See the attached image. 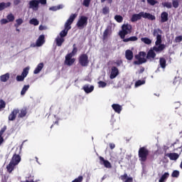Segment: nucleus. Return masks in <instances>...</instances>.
<instances>
[{
	"mask_svg": "<svg viewBox=\"0 0 182 182\" xmlns=\"http://www.w3.org/2000/svg\"><path fill=\"white\" fill-rule=\"evenodd\" d=\"M141 18H144V19H148L149 21H156V16L141 11L138 14H133L131 18V22H137V21H140Z\"/></svg>",
	"mask_w": 182,
	"mask_h": 182,
	"instance_id": "nucleus-1",
	"label": "nucleus"
},
{
	"mask_svg": "<svg viewBox=\"0 0 182 182\" xmlns=\"http://www.w3.org/2000/svg\"><path fill=\"white\" fill-rule=\"evenodd\" d=\"M149 153L150 151L148 150L147 147H140L138 151L139 161H141V163H145V161H147V157H149Z\"/></svg>",
	"mask_w": 182,
	"mask_h": 182,
	"instance_id": "nucleus-2",
	"label": "nucleus"
},
{
	"mask_svg": "<svg viewBox=\"0 0 182 182\" xmlns=\"http://www.w3.org/2000/svg\"><path fill=\"white\" fill-rule=\"evenodd\" d=\"M132 33V25L130 24H123L122 26V30L119 32V36L121 39H124L126 35Z\"/></svg>",
	"mask_w": 182,
	"mask_h": 182,
	"instance_id": "nucleus-3",
	"label": "nucleus"
},
{
	"mask_svg": "<svg viewBox=\"0 0 182 182\" xmlns=\"http://www.w3.org/2000/svg\"><path fill=\"white\" fill-rule=\"evenodd\" d=\"M78 62L83 68L89 65V56H87V54H81L78 58Z\"/></svg>",
	"mask_w": 182,
	"mask_h": 182,
	"instance_id": "nucleus-4",
	"label": "nucleus"
},
{
	"mask_svg": "<svg viewBox=\"0 0 182 182\" xmlns=\"http://www.w3.org/2000/svg\"><path fill=\"white\" fill-rule=\"evenodd\" d=\"M77 16V14H71L69 18L67 20V21L65 23V29H68V30L72 29V26H70V25H72V23H73V21H75V19H76Z\"/></svg>",
	"mask_w": 182,
	"mask_h": 182,
	"instance_id": "nucleus-5",
	"label": "nucleus"
},
{
	"mask_svg": "<svg viewBox=\"0 0 182 182\" xmlns=\"http://www.w3.org/2000/svg\"><path fill=\"white\" fill-rule=\"evenodd\" d=\"M87 19L88 18L85 16H81L77 22V28H83L84 26H87Z\"/></svg>",
	"mask_w": 182,
	"mask_h": 182,
	"instance_id": "nucleus-6",
	"label": "nucleus"
},
{
	"mask_svg": "<svg viewBox=\"0 0 182 182\" xmlns=\"http://www.w3.org/2000/svg\"><path fill=\"white\" fill-rule=\"evenodd\" d=\"M73 56L72 55V54H69L68 53L65 55V60L64 61L65 65H66L67 66H72V65H73V63H75L76 59L75 58H72Z\"/></svg>",
	"mask_w": 182,
	"mask_h": 182,
	"instance_id": "nucleus-7",
	"label": "nucleus"
},
{
	"mask_svg": "<svg viewBox=\"0 0 182 182\" xmlns=\"http://www.w3.org/2000/svg\"><path fill=\"white\" fill-rule=\"evenodd\" d=\"M112 35V26H108L102 34V41H106Z\"/></svg>",
	"mask_w": 182,
	"mask_h": 182,
	"instance_id": "nucleus-8",
	"label": "nucleus"
},
{
	"mask_svg": "<svg viewBox=\"0 0 182 182\" xmlns=\"http://www.w3.org/2000/svg\"><path fill=\"white\" fill-rule=\"evenodd\" d=\"M99 159L101 166H104L106 168H112V164L109 161L105 159L102 156H99Z\"/></svg>",
	"mask_w": 182,
	"mask_h": 182,
	"instance_id": "nucleus-9",
	"label": "nucleus"
},
{
	"mask_svg": "<svg viewBox=\"0 0 182 182\" xmlns=\"http://www.w3.org/2000/svg\"><path fill=\"white\" fill-rule=\"evenodd\" d=\"M19 113V109H14L11 114L9 115V122H14L16 119V116Z\"/></svg>",
	"mask_w": 182,
	"mask_h": 182,
	"instance_id": "nucleus-10",
	"label": "nucleus"
},
{
	"mask_svg": "<svg viewBox=\"0 0 182 182\" xmlns=\"http://www.w3.org/2000/svg\"><path fill=\"white\" fill-rule=\"evenodd\" d=\"M21 156H19V154H14L10 161L14 164H15L16 166H18L19 163H21Z\"/></svg>",
	"mask_w": 182,
	"mask_h": 182,
	"instance_id": "nucleus-11",
	"label": "nucleus"
},
{
	"mask_svg": "<svg viewBox=\"0 0 182 182\" xmlns=\"http://www.w3.org/2000/svg\"><path fill=\"white\" fill-rule=\"evenodd\" d=\"M119 75V69L117 67H112L111 74L109 75L110 79H114Z\"/></svg>",
	"mask_w": 182,
	"mask_h": 182,
	"instance_id": "nucleus-12",
	"label": "nucleus"
},
{
	"mask_svg": "<svg viewBox=\"0 0 182 182\" xmlns=\"http://www.w3.org/2000/svg\"><path fill=\"white\" fill-rule=\"evenodd\" d=\"M156 52L154 51L151 48L147 52L146 54V59L148 60H154L156 59Z\"/></svg>",
	"mask_w": 182,
	"mask_h": 182,
	"instance_id": "nucleus-13",
	"label": "nucleus"
},
{
	"mask_svg": "<svg viewBox=\"0 0 182 182\" xmlns=\"http://www.w3.org/2000/svg\"><path fill=\"white\" fill-rule=\"evenodd\" d=\"M29 8L32 9H38L39 8V0H31L29 1Z\"/></svg>",
	"mask_w": 182,
	"mask_h": 182,
	"instance_id": "nucleus-14",
	"label": "nucleus"
},
{
	"mask_svg": "<svg viewBox=\"0 0 182 182\" xmlns=\"http://www.w3.org/2000/svg\"><path fill=\"white\" fill-rule=\"evenodd\" d=\"M135 58L138 60L134 61V65H142V63H146V62H147V59L141 58L140 55H135Z\"/></svg>",
	"mask_w": 182,
	"mask_h": 182,
	"instance_id": "nucleus-15",
	"label": "nucleus"
},
{
	"mask_svg": "<svg viewBox=\"0 0 182 182\" xmlns=\"http://www.w3.org/2000/svg\"><path fill=\"white\" fill-rule=\"evenodd\" d=\"M164 49H166V45L164 44H160L158 47L154 46L152 48V50H154V52H156V53L162 52Z\"/></svg>",
	"mask_w": 182,
	"mask_h": 182,
	"instance_id": "nucleus-16",
	"label": "nucleus"
},
{
	"mask_svg": "<svg viewBox=\"0 0 182 182\" xmlns=\"http://www.w3.org/2000/svg\"><path fill=\"white\" fill-rule=\"evenodd\" d=\"M45 43V36L44 35H41L38 38L36 41V46H42Z\"/></svg>",
	"mask_w": 182,
	"mask_h": 182,
	"instance_id": "nucleus-17",
	"label": "nucleus"
},
{
	"mask_svg": "<svg viewBox=\"0 0 182 182\" xmlns=\"http://www.w3.org/2000/svg\"><path fill=\"white\" fill-rule=\"evenodd\" d=\"M112 107L113 109V110H114L115 113H118L120 114L122 112V105H119V104H113L112 105Z\"/></svg>",
	"mask_w": 182,
	"mask_h": 182,
	"instance_id": "nucleus-18",
	"label": "nucleus"
},
{
	"mask_svg": "<svg viewBox=\"0 0 182 182\" xmlns=\"http://www.w3.org/2000/svg\"><path fill=\"white\" fill-rule=\"evenodd\" d=\"M82 89L85 93H92V91L95 90V87L93 85H85Z\"/></svg>",
	"mask_w": 182,
	"mask_h": 182,
	"instance_id": "nucleus-19",
	"label": "nucleus"
},
{
	"mask_svg": "<svg viewBox=\"0 0 182 182\" xmlns=\"http://www.w3.org/2000/svg\"><path fill=\"white\" fill-rule=\"evenodd\" d=\"M166 157H168L170 160H177L178 157H180V155L177 153H168L166 154Z\"/></svg>",
	"mask_w": 182,
	"mask_h": 182,
	"instance_id": "nucleus-20",
	"label": "nucleus"
},
{
	"mask_svg": "<svg viewBox=\"0 0 182 182\" xmlns=\"http://www.w3.org/2000/svg\"><path fill=\"white\" fill-rule=\"evenodd\" d=\"M168 21V13L164 11L161 14V22L164 23V22H167Z\"/></svg>",
	"mask_w": 182,
	"mask_h": 182,
	"instance_id": "nucleus-21",
	"label": "nucleus"
},
{
	"mask_svg": "<svg viewBox=\"0 0 182 182\" xmlns=\"http://www.w3.org/2000/svg\"><path fill=\"white\" fill-rule=\"evenodd\" d=\"M159 66L161 69H166L167 66V60H166V58L163 57L159 58Z\"/></svg>",
	"mask_w": 182,
	"mask_h": 182,
	"instance_id": "nucleus-22",
	"label": "nucleus"
},
{
	"mask_svg": "<svg viewBox=\"0 0 182 182\" xmlns=\"http://www.w3.org/2000/svg\"><path fill=\"white\" fill-rule=\"evenodd\" d=\"M16 165L15 164H13V162L10 161L9 164L6 166V170L8 173H12L13 170H15V166Z\"/></svg>",
	"mask_w": 182,
	"mask_h": 182,
	"instance_id": "nucleus-23",
	"label": "nucleus"
},
{
	"mask_svg": "<svg viewBox=\"0 0 182 182\" xmlns=\"http://www.w3.org/2000/svg\"><path fill=\"white\" fill-rule=\"evenodd\" d=\"M123 39V42L127 43V42H136L139 41V38L137 36H131L129 38H125V37Z\"/></svg>",
	"mask_w": 182,
	"mask_h": 182,
	"instance_id": "nucleus-24",
	"label": "nucleus"
},
{
	"mask_svg": "<svg viewBox=\"0 0 182 182\" xmlns=\"http://www.w3.org/2000/svg\"><path fill=\"white\" fill-rule=\"evenodd\" d=\"M43 63H40L33 71L34 75H38L43 69Z\"/></svg>",
	"mask_w": 182,
	"mask_h": 182,
	"instance_id": "nucleus-25",
	"label": "nucleus"
},
{
	"mask_svg": "<svg viewBox=\"0 0 182 182\" xmlns=\"http://www.w3.org/2000/svg\"><path fill=\"white\" fill-rule=\"evenodd\" d=\"M125 58L127 60H132L133 59V51L127 50L125 52Z\"/></svg>",
	"mask_w": 182,
	"mask_h": 182,
	"instance_id": "nucleus-26",
	"label": "nucleus"
},
{
	"mask_svg": "<svg viewBox=\"0 0 182 182\" xmlns=\"http://www.w3.org/2000/svg\"><path fill=\"white\" fill-rule=\"evenodd\" d=\"M10 75L9 73H7L4 75H2L0 76V80L1 82H8L9 80Z\"/></svg>",
	"mask_w": 182,
	"mask_h": 182,
	"instance_id": "nucleus-27",
	"label": "nucleus"
},
{
	"mask_svg": "<svg viewBox=\"0 0 182 182\" xmlns=\"http://www.w3.org/2000/svg\"><path fill=\"white\" fill-rule=\"evenodd\" d=\"M168 177H170V173H168V172H166L161 176L159 182H166Z\"/></svg>",
	"mask_w": 182,
	"mask_h": 182,
	"instance_id": "nucleus-28",
	"label": "nucleus"
},
{
	"mask_svg": "<svg viewBox=\"0 0 182 182\" xmlns=\"http://www.w3.org/2000/svg\"><path fill=\"white\" fill-rule=\"evenodd\" d=\"M28 114V110L26 108H23L21 109L20 112H18V117L22 119L23 117H25Z\"/></svg>",
	"mask_w": 182,
	"mask_h": 182,
	"instance_id": "nucleus-29",
	"label": "nucleus"
},
{
	"mask_svg": "<svg viewBox=\"0 0 182 182\" xmlns=\"http://www.w3.org/2000/svg\"><path fill=\"white\" fill-rule=\"evenodd\" d=\"M11 6V2H1L0 3V11H4L6 8H9Z\"/></svg>",
	"mask_w": 182,
	"mask_h": 182,
	"instance_id": "nucleus-30",
	"label": "nucleus"
},
{
	"mask_svg": "<svg viewBox=\"0 0 182 182\" xmlns=\"http://www.w3.org/2000/svg\"><path fill=\"white\" fill-rule=\"evenodd\" d=\"M55 42L57 46H61L63 44V42H65V38L62 37H57L55 38Z\"/></svg>",
	"mask_w": 182,
	"mask_h": 182,
	"instance_id": "nucleus-31",
	"label": "nucleus"
},
{
	"mask_svg": "<svg viewBox=\"0 0 182 182\" xmlns=\"http://www.w3.org/2000/svg\"><path fill=\"white\" fill-rule=\"evenodd\" d=\"M69 29L68 28H65L64 30L61 31L60 33V38H65V36H68V32H69Z\"/></svg>",
	"mask_w": 182,
	"mask_h": 182,
	"instance_id": "nucleus-32",
	"label": "nucleus"
},
{
	"mask_svg": "<svg viewBox=\"0 0 182 182\" xmlns=\"http://www.w3.org/2000/svg\"><path fill=\"white\" fill-rule=\"evenodd\" d=\"M29 87H30L29 85H26L23 87V88L21 91V96H23V95H25V93H26V92H28Z\"/></svg>",
	"mask_w": 182,
	"mask_h": 182,
	"instance_id": "nucleus-33",
	"label": "nucleus"
},
{
	"mask_svg": "<svg viewBox=\"0 0 182 182\" xmlns=\"http://www.w3.org/2000/svg\"><path fill=\"white\" fill-rule=\"evenodd\" d=\"M141 42H144L146 45H150L151 44V40L147 37L141 38Z\"/></svg>",
	"mask_w": 182,
	"mask_h": 182,
	"instance_id": "nucleus-34",
	"label": "nucleus"
},
{
	"mask_svg": "<svg viewBox=\"0 0 182 182\" xmlns=\"http://www.w3.org/2000/svg\"><path fill=\"white\" fill-rule=\"evenodd\" d=\"M161 42H162L161 35H158L156 36V41L155 42L156 46H159L161 45Z\"/></svg>",
	"mask_w": 182,
	"mask_h": 182,
	"instance_id": "nucleus-35",
	"label": "nucleus"
},
{
	"mask_svg": "<svg viewBox=\"0 0 182 182\" xmlns=\"http://www.w3.org/2000/svg\"><path fill=\"white\" fill-rule=\"evenodd\" d=\"M16 23L14 25L15 28H19L22 23H23V20L22 18H18L16 20Z\"/></svg>",
	"mask_w": 182,
	"mask_h": 182,
	"instance_id": "nucleus-36",
	"label": "nucleus"
},
{
	"mask_svg": "<svg viewBox=\"0 0 182 182\" xmlns=\"http://www.w3.org/2000/svg\"><path fill=\"white\" fill-rule=\"evenodd\" d=\"M159 33H160V34L163 33V31H161V29L156 28V29L154 30V32H153L154 36H156V37L159 36V35H160Z\"/></svg>",
	"mask_w": 182,
	"mask_h": 182,
	"instance_id": "nucleus-37",
	"label": "nucleus"
},
{
	"mask_svg": "<svg viewBox=\"0 0 182 182\" xmlns=\"http://www.w3.org/2000/svg\"><path fill=\"white\" fill-rule=\"evenodd\" d=\"M179 176H180V171H178V170L173 171L171 173V177H173L175 178H178Z\"/></svg>",
	"mask_w": 182,
	"mask_h": 182,
	"instance_id": "nucleus-38",
	"label": "nucleus"
},
{
	"mask_svg": "<svg viewBox=\"0 0 182 182\" xmlns=\"http://www.w3.org/2000/svg\"><path fill=\"white\" fill-rule=\"evenodd\" d=\"M73 51L68 53V55H72V56H75V55L77 53V48H76V44H73Z\"/></svg>",
	"mask_w": 182,
	"mask_h": 182,
	"instance_id": "nucleus-39",
	"label": "nucleus"
},
{
	"mask_svg": "<svg viewBox=\"0 0 182 182\" xmlns=\"http://www.w3.org/2000/svg\"><path fill=\"white\" fill-rule=\"evenodd\" d=\"M31 25H34V26H38L39 25V21L36 18H32L30 20Z\"/></svg>",
	"mask_w": 182,
	"mask_h": 182,
	"instance_id": "nucleus-40",
	"label": "nucleus"
},
{
	"mask_svg": "<svg viewBox=\"0 0 182 182\" xmlns=\"http://www.w3.org/2000/svg\"><path fill=\"white\" fill-rule=\"evenodd\" d=\"M5 107H6V102H5L4 100H0V112H1L3 109H5Z\"/></svg>",
	"mask_w": 182,
	"mask_h": 182,
	"instance_id": "nucleus-41",
	"label": "nucleus"
},
{
	"mask_svg": "<svg viewBox=\"0 0 182 182\" xmlns=\"http://www.w3.org/2000/svg\"><path fill=\"white\" fill-rule=\"evenodd\" d=\"M114 19L115 21H117V22H118L119 23L123 22V16H120V15H116L114 16Z\"/></svg>",
	"mask_w": 182,
	"mask_h": 182,
	"instance_id": "nucleus-42",
	"label": "nucleus"
},
{
	"mask_svg": "<svg viewBox=\"0 0 182 182\" xmlns=\"http://www.w3.org/2000/svg\"><path fill=\"white\" fill-rule=\"evenodd\" d=\"M28 73H29V68H25L23 70V72L21 73V75L24 77H26V76H28Z\"/></svg>",
	"mask_w": 182,
	"mask_h": 182,
	"instance_id": "nucleus-43",
	"label": "nucleus"
},
{
	"mask_svg": "<svg viewBox=\"0 0 182 182\" xmlns=\"http://www.w3.org/2000/svg\"><path fill=\"white\" fill-rule=\"evenodd\" d=\"M163 6H164L165 8H168V9H170L172 8L173 5H171V3L170 2H164L162 3Z\"/></svg>",
	"mask_w": 182,
	"mask_h": 182,
	"instance_id": "nucleus-44",
	"label": "nucleus"
},
{
	"mask_svg": "<svg viewBox=\"0 0 182 182\" xmlns=\"http://www.w3.org/2000/svg\"><path fill=\"white\" fill-rule=\"evenodd\" d=\"M146 1H147V4H149V5H151V6H154L156 4H159V1H157L156 0H146Z\"/></svg>",
	"mask_w": 182,
	"mask_h": 182,
	"instance_id": "nucleus-45",
	"label": "nucleus"
},
{
	"mask_svg": "<svg viewBox=\"0 0 182 182\" xmlns=\"http://www.w3.org/2000/svg\"><path fill=\"white\" fill-rule=\"evenodd\" d=\"M7 19H8L9 22H14V21H15V16H14L12 15V14H9L7 16Z\"/></svg>",
	"mask_w": 182,
	"mask_h": 182,
	"instance_id": "nucleus-46",
	"label": "nucleus"
},
{
	"mask_svg": "<svg viewBox=\"0 0 182 182\" xmlns=\"http://www.w3.org/2000/svg\"><path fill=\"white\" fill-rule=\"evenodd\" d=\"M109 12H110L109 7L105 6L102 9V14L104 15H107V14H109Z\"/></svg>",
	"mask_w": 182,
	"mask_h": 182,
	"instance_id": "nucleus-47",
	"label": "nucleus"
},
{
	"mask_svg": "<svg viewBox=\"0 0 182 182\" xmlns=\"http://www.w3.org/2000/svg\"><path fill=\"white\" fill-rule=\"evenodd\" d=\"M25 77L21 74V75H17L16 80L17 82H23Z\"/></svg>",
	"mask_w": 182,
	"mask_h": 182,
	"instance_id": "nucleus-48",
	"label": "nucleus"
},
{
	"mask_svg": "<svg viewBox=\"0 0 182 182\" xmlns=\"http://www.w3.org/2000/svg\"><path fill=\"white\" fill-rule=\"evenodd\" d=\"M172 5H173V8H175V9L178 8V6H179L178 0H173Z\"/></svg>",
	"mask_w": 182,
	"mask_h": 182,
	"instance_id": "nucleus-49",
	"label": "nucleus"
},
{
	"mask_svg": "<svg viewBox=\"0 0 182 182\" xmlns=\"http://www.w3.org/2000/svg\"><path fill=\"white\" fill-rule=\"evenodd\" d=\"M98 85L99 87H106V86H107V83L105 82L104 81H99Z\"/></svg>",
	"mask_w": 182,
	"mask_h": 182,
	"instance_id": "nucleus-50",
	"label": "nucleus"
},
{
	"mask_svg": "<svg viewBox=\"0 0 182 182\" xmlns=\"http://www.w3.org/2000/svg\"><path fill=\"white\" fill-rule=\"evenodd\" d=\"M141 85H144V81L139 80L135 82L136 87H139V86H141Z\"/></svg>",
	"mask_w": 182,
	"mask_h": 182,
	"instance_id": "nucleus-51",
	"label": "nucleus"
},
{
	"mask_svg": "<svg viewBox=\"0 0 182 182\" xmlns=\"http://www.w3.org/2000/svg\"><path fill=\"white\" fill-rule=\"evenodd\" d=\"M181 41H182V36H178L175 38V42H176V43H180V42Z\"/></svg>",
	"mask_w": 182,
	"mask_h": 182,
	"instance_id": "nucleus-52",
	"label": "nucleus"
},
{
	"mask_svg": "<svg viewBox=\"0 0 182 182\" xmlns=\"http://www.w3.org/2000/svg\"><path fill=\"white\" fill-rule=\"evenodd\" d=\"M6 125H4V127L3 128H1V131H0V136H4V133H5V132H6Z\"/></svg>",
	"mask_w": 182,
	"mask_h": 182,
	"instance_id": "nucleus-53",
	"label": "nucleus"
},
{
	"mask_svg": "<svg viewBox=\"0 0 182 182\" xmlns=\"http://www.w3.org/2000/svg\"><path fill=\"white\" fill-rule=\"evenodd\" d=\"M146 52H144V51H140L139 53V55H136V56H139V58H141V56H142V58H146Z\"/></svg>",
	"mask_w": 182,
	"mask_h": 182,
	"instance_id": "nucleus-54",
	"label": "nucleus"
},
{
	"mask_svg": "<svg viewBox=\"0 0 182 182\" xmlns=\"http://www.w3.org/2000/svg\"><path fill=\"white\" fill-rule=\"evenodd\" d=\"M90 1L92 0H84L83 1V5L84 6H89V5H90Z\"/></svg>",
	"mask_w": 182,
	"mask_h": 182,
	"instance_id": "nucleus-55",
	"label": "nucleus"
},
{
	"mask_svg": "<svg viewBox=\"0 0 182 182\" xmlns=\"http://www.w3.org/2000/svg\"><path fill=\"white\" fill-rule=\"evenodd\" d=\"M128 177L129 176H127V173H124V175H122L120 176V178H121V180H122V181H124V180H127Z\"/></svg>",
	"mask_w": 182,
	"mask_h": 182,
	"instance_id": "nucleus-56",
	"label": "nucleus"
},
{
	"mask_svg": "<svg viewBox=\"0 0 182 182\" xmlns=\"http://www.w3.org/2000/svg\"><path fill=\"white\" fill-rule=\"evenodd\" d=\"M1 25H5L6 23H8V20L6 18H2L1 20Z\"/></svg>",
	"mask_w": 182,
	"mask_h": 182,
	"instance_id": "nucleus-57",
	"label": "nucleus"
},
{
	"mask_svg": "<svg viewBox=\"0 0 182 182\" xmlns=\"http://www.w3.org/2000/svg\"><path fill=\"white\" fill-rule=\"evenodd\" d=\"M114 147H116V145L113 143H110L109 144V149H111V150H113V149H114Z\"/></svg>",
	"mask_w": 182,
	"mask_h": 182,
	"instance_id": "nucleus-58",
	"label": "nucleus"
},
{
	"mask_svg": "<svg viewBox=\"0 0 182 182\" xmlns=\"http://www.w3.org/2000/svg\"><path fill=\"white\" fill-rule=\"evenodd\" d=\"M124 182H133V178H132V177H128V178H127V180H125Z\"/></svg>",
	"mask_w": 182,
	"mask_h": 182,
	"instance_id": "nucleus-59",
	"label": "nucleus"
},
{
	"mask_svg": "<svg viewBox=\"0 0 182 182\" xmlns=\"http://www.w3.org/2000/svg\"><path fill=\"white\" fill-rule=\"evenodd\" d=\"M38 1L41 5H46V0H39Z\"/></svg>",
	"mask_w": 182,
	"mask_h": 182,
	"instance_id": "nucleus-60",
	"label": "nucleus"
},
{
	"mask_svg": "<svg viewBox=\"0 0 182 182\" xmlns=\"http://www.w3.org/2000/svg\"><path fill=\"white\" fill-rule=\"evenodd\" d=\"M19 4H21V0H14V5H19Z\"/></svg>",
	"mask_w": 182,
	"mask_h": 182,
	"instance_id": "nucleus-61",
	"label": "nucleus"
},
{
	"mask_svg": "<svg viewBox=\"0 0 182 182\" xmlns=\"http://www.w3.org/2000/svg\"><path fill=\"white\" fill-rule=\"evenodd\" d=\"M4 136H2L1 135H0V146L2 145V143H4Z\"/></svg>",
	"mask_w": 182,
	"mask_h": 182,
	"instance_id": "nucleus-62",
	"label": "nucleus"
},
{
	"mask_svg": "<svg viewBox=\"0 0 182 182\" xmlns=\"http://www.w3.org/2000/svg\"><path fill=\"white\" fill-rule=\"evenodd\" d=\"M50 11H58V7L57 6H53L50 8Z\"/></svg>",
	"mask_w": 182,
	"mask_h": 182,
	"instance_id": "nucleus-63",
	"label": "nucleus"
},
{
	"mask_svg": "<svg viewBox=\"0 0 182 182\" xmlns=\"http://www.w3.org/2000/svg\"><path fill=\"white\" fill-rule=\"evenodd\" d=\"M143 72H144V67H141L139 73H143Z\"/></svg>",
	"mask_w": 182,
	"mask_h": 182,
	"instance_id": "nucleus-64",
	"label": "nucleus"
}]
</instances>
